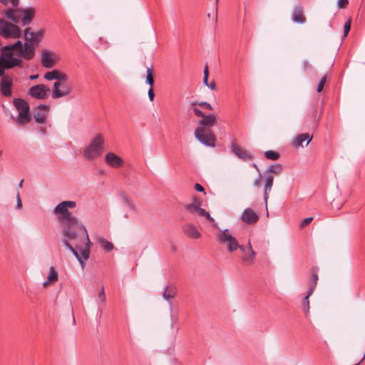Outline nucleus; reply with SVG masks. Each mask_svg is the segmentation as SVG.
Instances as JSON below:
<instances>
[{"mask_svg": "<svg viewBox=\"0 0 365 365\" xmlns=\"http://www.w3.org/2000/svg\"><path fill=\"white\" fill-rule=\"evenodd\" d=\"M75 201H63L53 210L62 227L63 243L76 257L82 268L90 256L91 241L86 227L73 215L69 208H75Z\"/></svg>", "mask_w": 365, "mask_h": 365, "instance_id": "nucleus-1", "label": "nucleus"}, {"mask_svg": "<svg viewBox=\"0 0 365 365\" xmlns=\"http://www.w3.org/2000/svg\"><path fill=\"white\" fill-rule=\"evenodd\" d=\"M24 43L18 40L16 43L1 48L0 76L6 69L22 66L23 60L31 61L36 55V46H38L44 38L45 30L32 31L26 27L24 31Z\"/></svg>", "mask_w": 365, "mask_h": 365, "instance_id": "nucleus-2", "label": "nucleus"}, {"mask_svg": "<svg viewBox=\"0 0 365 365\" xmlns=\"http://www.w3.org/2000/svg\"><path fill=\"white\" fill-rule=\"evenodd\" d=\"M4 6L10 8L3 9L1 14L14 23H21L22 26H29L36 15V9L33 7L19 8V0H0Z\"/></svg>", "mask_w": 365, "mask_h": 365, "instance_id": "nucleus-3", "label": "nucleus"}, {"mask_svg": "<svg viewBox=\"0 0 365 365\" xmlns=\"http://www.w3.org/2000/svg\"><path fill=\"white\" fill-rule=\"evenodd\" d=\"M217 116L214 113L204 115L200 121L199 125L195 128V137L203 145L215 147V136L210 128L216 124Z\"/></svg>", "mask_w": 365, "mask_h": 365, "instance_id": "nucleus-4", "label": "nucleus"}, {"mask_svg": "<svg viewBox=\"0 0 365 365\" xmlns=\"http://www.w3.org/2000/svg\"><path fill=\"white\" fill-rule=\"evenodd\" d=\"M104 140L101 135H96L90 144L86 147L83 150V157L89 160H92L99 157L103 152Z\"/></svg>", "mask_w": 365, "mask_h": 365, "instance_id": "nucleus-5", "label": "nucleus"}, {"mask_svg": "<svg viewBox=\"0 0 365 365\" xmlns=\"http://www.w3.org/2000/svg\"><path fill=\"white\" fill-rule=\"evenodd\" d=\"M18 23L11 22L0 19V36L5 38H19L22 36L21 28L17 26Z\"/></svg>", "mask_w": 365, "mask_h": 365, "instance_id": "nucleus-6", "label": "nucleus"}, {"mask_svg": "<svg viewBox=\"0 0 365 365\" xmlns=\"http://www.w3.org/2000/svg\"><path fill=\"white\" fill-rule=\"evenodd\" d=\"M217 237L220 244L227 245L228 252H234L238 249L242 252H245V247L243 245H239L237 240L228 229L224 230Z\"/></svg>", "mask_w": 365, "mask_h": 365, "instance_id": "nucleus-7", "label": "nucleus"}, {"mask_svg": "<svg viewBox=\"0 0 365 365\" xmlns=\"http://www.w3.org/2000/svg\"><path fill=\"white\" fill-rule=\"evenodd\" d=\"M13 103L19 112V116L16 118V123L19 125L28 123L31 120L30 106L28 102L22 98H14Z\"/></svg>", "mask_w": 365, "mask_h": 365, "instance_id": "nucleus-8", "label": "nucleus"}, {"mask_svg": "<svg viewBox=\"0 0 365 365\" xmlns=\"http://www.w3.org/2000/svg\"><path fill=\"white\" fill-rule=\"evenodd\" d=\"M73 91L71 85L63 82H55L52 88V98L54 99L70 96Z\"/></svg>", "mask_w": 365, "mask_h": 365, "instance_id": "nucleus-9", "label": "nucleus"}, {"mask_svg": "<svg viewBox=\"0 0 365 365\" xmlns=\"http://www.w3.org/2000/svg\"><path fill=\"white\" fill-rule=\"evenodd\" d=\"M50 91V88L44 84H38L29 89L28 95L33 98L43 100L48 97Z\"/></svg>", "mask_w": 365, "mask_h": 365, "instance_id": "nucleus-10", "label": "nucleus"}, {"mask_svg": "<svg viewBox=\"0 0 365 365\" xmlns=\"http://www.w3.org/2000/svg\"><path fill=\"white\" fill-rule=\"evenodd\" d=\"M58 60V56L53 51L43 49L41 53V63L43 68H53Z\"/></svg>", "mask_w": 365, "mask_h": 365, "instance_id": "nucleus-11", "label": "nucleus"}, {"mask_svg": "<svg viewBox=\"0 0 365 365\" xmlns=\"http://www.w3.org/2000/svg\"><path fill=\"white\" fill-rule=\"evenodd\" d=\"M1 77H2L0 83L1 93L5 97H10L12 95V80L8 76H4V74Z\"/></svg>", "mask_w": 365, "mask_h": 365, "instance_id": "nucleus-12", "label": "nucleus"}, {"mask_svg": "<svg viewBox=\"0 0 365 365\" xmlns=\"http://www.w3.org/2000/svg\"><path fill=\"white\" fill-rule=\"evenodd\" d=\"M231 149L233 153L240 159L244 161H248L252 160V155L249 153L246 149L242 147L237 145L235 143H232Z\"/></svg>", "mask_w": 365, "mask_h": 365, "instance_id": "nucleus-13", "label": "nucleus"}, {"mask_svg": "<svg viewBox=\"0 0 365 365\" xmlns=\"http://www.w3.org/2000/svg\"><path fill=\"white\" fill-rule=\"evenodd\" d=\"M182 232L192 239H199L201 233L197 230L196 226L192 223H185L182 226Z\"/></svg>", "mask_w": 365, "mask_h": 365, "instance_id": "nucleus-14", "label": "nucleus"}, {"mask_svg": "<svg viewBox=\"0 0 365 365\" xmlns=\"http://www.w3.org/2000/svg\"><path fill=\"white\" fill-rule=\"evenodd\" d=\"M105 162L113 168H119L123 163V160L116 154L110 152L105 155Z\"/></svg>", "mask_w": 365, "mask_h": 365, "instance_id": "nucleus-15", "label": "nucleus"}, {"mask_svg": "<svg viewBox=\"0 0 365 365\" xmlns=\"http://www.w3.org/2000/svg\"><path fill=\"white\" fill-rule=\"evenodd\" d=\"M48 105H39L36 107V111L34 113V118L36 121L38 123H44L46 121V115L45 111L48 110L49 109Z\"/></svg>", "mask_w": 365, "mask_h": 365, "instance_id": "nucleus-16", "label": "nucleus"}, {"mask_svg": "<svg viewBox=\"0 0 365 365\" xmlns=\"http://www.w3.org/2000/svg\"><path fill=\"white\" fill-rule=\"evenodd\" d=\"M259 219V216L251 208H246L242 215V220L248 225H252Z\"/></svg>", "mask_w": 365, "mask_h": 365, "instance_id": "nucleus-17", "label": "nucleus"}, {"mask_svg": "<svg viewBox=\"0 0 365 365\" xmlns=\"http://www.w3.org/2000/svg\"><path fill=\"white\" fill-rule=\"evenodd\" d=\"M292 20L299 24H303L306 22V17L304 14L303 7L297 6L294 9L292 14Z\"/></svg>", "mask_w": 365, "mask_h": 365, "instance_id": "nucleus-18", "label": "nucleus"}, {"mask_svg": "<svg viewBox=\"0 0 365 365\" xmlns=\"http://www.w3.org/2000/svg\"><path fill=\"white\" fill-rule=\"evenodd\" d=\"M274 181V175L272 174H268L266 175V179L264 182V200L266 205H267V200L269 197V192L271 191Z\"/></svg>", "mask_w": 365, "mask_h": 365, "instance_id": "nucleus-19", "label": "nucleus"}, {"mask_svg": "<svg viewBox=\"0 0 365 365\" xmlns=\"http://www.w3.org/2000/svg\"><path fill=\"white\" fill-rule=\"evenodd\" d=\"M200 202L196 198L194 199L193 202L188 203L185 205V210L190 214H197L198 215H201V210H204V209L201 208Z\"/></svg>", "mask_w": 365, "mask_h": 365, "instance_id": "nucleus-20", "label": "nucleus"}, {"mask_svg": "<svg viewBox=\"0 0 365 365\" xmlns=\"http://www.w3.org/2000/svg\"><path fill=\"white\" fill-rule=\"evenodd\" d=\"M244 256L242 258V262L246 264H252L255 259L256 252L252 250L250 242H249L248 250L243 252Z\"/></svg>", "mask_w": 365, "mask_h": 365, "instance_id": "nucleus-21", "label": "nucleus"}, {"mask_svg": "<svg viewBox=\"0 0 365 365\" xmlns=\"http://www.w3.org/2000/svg\"><path fill=\"white\" fill-rule=\"evenodd\" d=\"M318 271L319 269L317 267H314L312 269V280L308 284V290L309 291V294H313L315 287L317 284V281L319 279Z\"/></svg>", "mask_w": 365, "mask_h": 365, "instance_id": "nucleus-22", "label": "nucleus"}, {"mask_svg": "<svg viewBox=\"0 0 365 365\" xmlns=\"http://www.w3.org/2000/svg\"><path fill=\"white\" fill-rule=\"evenodd\" d=\"M312 139V136L309 135V133L300 134L297 136L296 140L293 144L296 147H304L303 143L307 141L306 145H307Z\"/></svg>", "mask_w": 365, "mask_h": 365, "instance_id": "nucleus-23", "label": "nucleus"}, {"mask_svg": "<svg viewBox=\"0 0 365 365\" xmlns=\"http://www.w3.org/2000/svg\"><path fill=\"white\" fill-rule=\"evenodd\" d=\"M58 272L55 268L52 266L50 267L49 274L47 277V280L43 283V286L46 287L48 284H53L58 281Z\"/></svg>", "mask_w": 365, "mask_h": 365, "instance_id": "nucleus-24", "label": "nucleus"}, {"mask_svg": "<svg viewBox=\"0 0 365 365\" xmlns=\"http://www.w3.org/2000/svg\"><path fill=\"white\" fill-rule=\"evenodd\" d=\"M176 293H177V291H176L175 287L167 286L165 288V290L163 294V297L165 300L169 301L175 297Z\"/></svg>", "mask_w": 365, "mask_h": 365, "instance_id": "nucleus-25", "label": "nucleus"}, {"mask_svg": "<svg viewBox=\"0 0 365 365\" xmlns=\"http://www.w3.org/2000/svg\"><path fill=\"white\" fill-rule=\"evenodd\" d=\"M283 168L281 164H274L270 165L265 171L266 175L268 174H275L278 175L282 172Z\"/></svg>", "mask_w": 365, "mask_h": 365, "instance_id": "nucleus-26", "label": "nucleus"}, {"mask_svg": "<svg viewBox=\"0 0 365 365\" xmlns=\"http://www.w3.org/2000/svg\"><path fill=\"white\" fill-rule=\"evenodd\" d=\"M98 241L101 245V248L106 252H110L114 248L113 245L110 242L103 237L99 238Z\"/></svg>", "mask_w": 365, "mask_h": 365, "instance_id": "nucleus-27", "label": "nucleus"}, {"mask_svg": "<svg viewBox=\"0 0 365 365\" xmlns=\"http://www.w3.org/2000/svg\"><path fill=\"white\" fill-rule=\"evenodd\" d=\"M145 82L150 87H153V83H154V76H153L152 65L150 67H147V76H146Z\"/></svg>", "mask_w": 365, "mask_h": 365, "instance_id": "nucleus-28", "label": "nucleus"}, {"mask_svg": "<svg viewBox=\"0 0 365 365\" xmlns=\"http://www.w3.org/2000/svg\"><path fill=\"white\" fill-rule=\"evenodd\" d=\"M312 294H309V291L308 290L307 294L304 297L302 302V309L303 312L307 314L309 312V298Z\"/></svg>", "mask_w": 365, "mask_h": 365, "instance_id": "nucleus-29", "label": "nucleus"}, {"mask_svg": "<svg viewBox=\"0 0 365 365\" xmlns=\"http://www.w3.org/2000/svg\"><path fill=\"white\" fill-rule=\"evenodd\" d=\"M201 215L204 217L206 220H207L212 227L217 228V223L215 222L213 217H212L208 212H207L205 209L204 210H201Z\"/></svg>", "mask_w": 365, "mask_h": 365, "instance_id": "nucleus-30", "label": "nucleus"}, {"mask_svg": "<svg viewBox=\"0 0 365 365\" xmlns=\"http://www.w3.org/2000/svg\"><path fill=\"white\" fill-rule=\"evenodd\" d=\"M122 200H123V204L128 208H129L131 210H135V206L133 204L132 200L130 198H129L128 196H126L125 195H122Z\"/></svg>", "mask_w": 365, "mask_h": 365, "instance_id": "nucleus-31", "label": "nucleus"}, {"mask_svg": "<svg viewBox=\"0 0 365 365\" xmlns=\"http://www.w3.org/2000/svg\"><path fill=\"white\" fill-rule=\"evenodd\" d=\"M58 75V70L54 69L51 71L46 72L44 74V78L48 81L56 80Z\"/></svg>", "mask_w": 365, "mask_h": 365, "instance_id": "nucleus-32", "label": "nucleus"}, {"mask_svg": "<svg viewBox=\"0 0 365 365\" xmlns=\"http://www.w3.org/2000/svg\"><path fill=\"white\" fill-rule=\"evenodd\" d=\"M264 157L268 160H276L279 158V154L273 150H267L264 152Z\"/></svg>", "mask_w": 365, "mask_h": 365, "instance_id": "nucleus-33", "label": "nucleus"}, {"mask_svg": "<svg viewBox=\"0 0 365 365\" xmlns=\"http://www.w3.org/2000/svg\"><path fill=\"white\" fill-rule=\"evenodd\" d=\"M99 43L97 44L98 49L106 50L109 48V43L105 41L102 37L98 38Z\"/></svg>", "mask_w": 365, "mask_h": 365, "instance_id": "nucleus-34", "label": "nucleus"}, {"mask_svg": "<svg viewBox=\"0 0 365 365\" xmlns=\"http://www.w3.org/2000/svg\"><path fill=\"white\" fill-rule=\"evenodd\" d=\"M68 79V76L66 73H62L58 71V75L57 81L56 82L66 83Z\"/></svg>", "mask_w": 365, "mask_h": 365, "instance_id": "nucleus-35", "label": "nucleus"}, {"mask_svg": "<svg viewBox=\"0 0 365 365\" xmlns=\"http://www.w3.org/2000/svg\"><path fill=\"white\" fill-rule=\"evenodd\" d=\"M326 81H327V76H326V75H324V76L321 78V80H320V81H319V84H318V86H317V91L318 93L322 92V90H323V88H324V84H325Z\"/></svg>", "mask_w": 365, "mask_h": 365, "instance_id": "nucleus-36", "label": "nucleus"}, {"mask_svg": "<svg viewBox=\"0 0 365 365\" xmlns=\"http://www.w3.org/2000/svg\"><path fill=\"white\" fill-rule=\"evenodd\" d=\"M198 106L200 107L202 109H205V110H213L212 106L209 103H207V102H205V101L199 102Z\"/></svg>", "mask_w": 365, "mask_h": 365, "instance_id": "nucleus-37", "label": "nucleus"}, {"mask_svg": "<svg viewBox=\"0 0 365 365\" xmlns=\"http://www.w3.org/2000/svg\"><path fill=\"white\" fill-rule=\"evenodd\" d=\"M351 29V20L349 19L345 24L344 26V36H346L347 34L350 31Z\"/></svg>", "mask_w": 365, "mask_h": 365, "instance_id": "nucleus-38", "label": "nucleus"}, {"mask_svg": "<svg viewBox=\"0 0 365 365\" xmlns=\"http://www.w3.org/2000/svg\"><path fill=\"white\" fill-rule=\"evenodd\" d=\"M98 299L101 300L103 303H105L106 302V295H105V291L103 287H101L99 293H98Z\"/></svg>", "mask_w": 365, "mask_h": 365, "instance_id": "nucleus-39", "label": "nucleus"}, {"mask_svg": "<svg viewBox=\"0 0 365 365\" xmlns=\"http://www.w3.org/2000/svg\"><path fill=\"white\" fill-rule=\"evenodd\" d=\"M313 220V217H307V218H305L304 220H303L301 223H300V227H304L307 225H308L309 224L311 223V222Z\"/></svg>", "mask_w": 365, "mask_h": 365, "instance_id": "nucleus-40", "label": "nucleus"}, {"mask_svg": "<svg viewBox=\"0 0 365 365\" xmlns=\"http://www.w3.org/2000/svg\"><path fill=\"white\" fill-rule=\"evenodd\" d=\"M349 0H338V6L341 9H344L347 6Z\"/></svg>", "mask_w": 365, "mask_h": 365, "instance_id": "nucleus-41", "label": "nucleus"}, {"mask_svg": "<svg viewBox=\"0 0 365 365\" xmlns=\"http://www.w3.org/2000/svg\"><path fill=\"white\" fill-rule=\"evenodd\" d=\"M193 112L195 114V115H197L198 117H202V118L204 116V115H205V113L200 109H199L197 107H194L193 108Z\"/></svg>", "mask_w": 365, "mask_h": 365, "instance_id": "nucleus-42", "label": "nucleus"}, {"mask_svg": "<svg viewBox=\"0 0 365 365\" xmlns=\"http://www.w3.org/2000/svg\"><path fill=\"white\" fill-rule=\"evenodd\" d=\"M261 180H262V175H261V173H259L257 178H256L253 182L254 186L257 187H259L260 183H261Z\"/></svg>", "mask_w": 365, "mask_h": 365, "instance_id": "nucleus-43", "label": "nucleus"}, {"mask_svg": "<svg viewBox=\"0 0 365 365\" xmlns=\"http://www.w3.org/2000/svg\"><path fill=\"white\" fill-rule=\"evenodd\" d=\"M16 201H17L16 208L19 210L21 209L22 204H21V200L20 195H19V192L17 193V195H16Z\"/></svg>", "mask_w": 365, "mask_h": 365, "instance_id": "nucleus-44", "label": "nucleus"}, {"mask_svg": "<svg viewBox=\"0 0 365 365\" xmlns=\"http://www.w3.org/2000/svg\"><path fill=\"white\" fill-rule=\"evenodd\" d=\"M309 67H310V64H309V62L307 60H304L302 62V68L303 69L307 71L309 69Z\"/></svg>", "mask_w": 365, "mask_h": 365, "instance_id": "nucleus-45", "label": "nucleus"}, {"mask_svg": "<svg viewBox=\"0 0 365 365\" xmlns=\"http://www.w3.org/2000/svg\"><path fill=\"white\" fill-rule=\"evenodd\" d=\"M148 98H149L150 101H153L155 94H154L153 89L152 87H150V89L148 90Z\"/></svg>", "mask_w": 365, "mask_h": 365, "instance_id": "nucleus-46", "label": "nucleus"}, {"mask_svg": "<svg viewBox=\"0 0 365 365\" xmlns=\"http://www.w3.org/2000/svg\"><path fill=\"white\" fill-rule=\"evenodd\" d=\"M195 189L198 192H205L204 187L199 183L195 184Z\"/></svg>", "mask_w": 365, "mask_h": 365, "instance_id": "nucleus-47", "label": "nucleus"}, {"mask_svg": "<svg viewBox=\"0 0 365 365\" xmlns=\"http://www.w3.org/2000/svg\"><path fill=\"white\" fill-rule=\"evenodd\" d=\"M206 86H207L212 91L216 89V85L214 81H211L210 83H208V85H206Z\"/></svg>", "mask_w": 365, "mask_h": 365, "instance_id": "nucleus-48", "label": "nucleus"}, {"mask_svg": "<svg viewBox=\"0 0 365 365\" xmlns=\"http://www.w3.org/2000/svg\"><path fill=\"white\" fill-rule=\"evenodd\" d=\"M209 71H208V66H206L204 69V76L208 77Z\"/></svg>", "mask_w": 365, "mask_h": 365, "instance_id": "nucleus-49", "label": "nucleus"}, {"mask_svg": "<svg viewBox=\"0 0 365 365\" xmlns=\"http://www.w3.org/2000/svg\"><path fill=\"white\" fill-rule=\"evenodd\" d=\"M199 102L197 101H190L189 104L192 106L195 107L196 106H198Z\"/></svg>", "mask_w": 365, "mask_h": 365, "instance_id": "nucleus-50", "label": "nucleus"}, {"mask_svg": "<svg viewBox=\"0 0 365 365\" xmlns=\"http://www.w3.org/2000/svg\"><path fill=\"white\" fill-rule=\"evenodd\" d=\"M203 83L205 86L208 85V77L204 76Z\"/></svg>", "mask_w": 365, "mask_h": 365, "instance_id": "nucleus-51", "label": "nucleus"}, {"mask_svg": "<svg viewBox=\"0 0 365 365\" xmlns=\"http://www.w3.org/2000/svg\"><path fill=\"white\" fill-rule=\"evenodd\" d=\"M38 74H36V75H31V76H30V79H31V80H35V79L38 78Z\"/></svg>", "mask_w": 365, "mask_h": 365, "instance_id": "nucleus-52", "label": "nucleus"}, {"mask_svg": "<svg viewBox=\"0 0 365 365\" xmlns=\"http://www.w3.org/2000/svg\"><path fill=\"white\" fill-rule=\"evenodd\" d=\"M23 182H24V180H21V182H19V188H21V187H22Z\"/></svg>", "mask_w": 365, "mask_h": 365, "instance_id": "nucleus-53", "label": "nucleus"}, {"mask_svg": "<svg viewBox=\"0 0 365 365\" xmlns=\"http://www.w3.org/2000/svg\"><path fill=\"white\" fill-rule=\"evenodd\" d=\"M252 166H253V167H254V168H255L257 171H259V168H258V166H257L255 163H254V164L252 165Z\"/></svg>", "mask_w": 365, "mask_h": 365, "instance_id": "nucleus-54", "label": "nucleus"}, {"mask_svg": "<svg viewBox=\"0 0 365 365\" xmlns=\"http://www.w3.org/2000/svg\"><path fill=\"white\" fill-rule=\"evenodd\" d=\"M177 322V318H172V324H174Z\"/></svg>", "mask_w": 365, "mask_h": 365, "instance_id": "nucleus-55", "label": "nucleus"}, {"mask_svg": "<svg viewBox=\"0 0 365 365\" xmlns=\"http://www.w3.org/2000/svg\"><path fill=\"white\" fill-rule=\"evenodd\" d=\"M1 153H2V151H0V155H1Z\"/></svg>", "mask_w": 365, "mask_h": 365, "instance_id": "nucleus-56", "label": "nucleus"}]
</instances>
